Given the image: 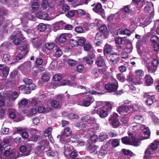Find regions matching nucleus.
Returning a JSON list of instances; mask_svg holds the SVG:
<instances>
[{"label":"nucleus","instance_id":"obj_1","mask_svg":"<svg viewBox=\"0 0 159 159\" xmlns=\"http://www.w3.org/2000/svg\"><path fill=\"white\" fill-rule=\"evenodd\" d=\"M129 137L126 136L122 138L123 143L128 145H132L135 146L139 145L140 139L136 138L133 134L131 133H128Z\"/></svg>","mask_w":159,"mask_h":159},{"label":"nucleus","instance_id":"obj_2","mask_svg":"<svg viewBox=\"0 0 159 159\" xmlns=\"http://www.w3.org/2000/svg\"><path fill=\"white\" fill-rule=\"evenodd\" d=\"M5 151L3 155H0V159H15V151L12 149V146L8 145L4 147Z\"/></svg>","mask_w":159,"mask_h":159},{"label":"nucleus","instance_id":"obj_3","mask_svg":"<svg viewBox=\"0 0 159 159\" xmlns=\"http://www.w3.org/2000/svg\"><path fill=\"white\" fill-rule=\"evenodd\" d=\"M118 117L117 114L114 113L109 118L110 124L113 128H117L120 125Z\"/></svg>","mask_w":159,"mask_h":159},{"label":"nucleus","instance_id":"obj_4","mask_svg":"<svg viewBox=\"0 0 159 159\" xmlns=\"http://www.w3.org/2000/svg\"><path fill=\"white\" fill-rule=\"evenodd\" d=\"M118 87L117 81L115 79L112 80L111 84L108 83L105 86V89L109 92L114 91L116 90Z\"/></svg>","mask_w":159,"mask_h":159},{"label":"nucleus","instance_id":"obj_5","mask_svg":"<svg viewBox=\"0 0 159 159\" xmlns=\"http://www.w3.org/2000/svg\"><path fill=\"white\" fill-rule=\"evenodd\" d=\"M136 106L137 105L135 104H134V105H131L129 107L125 106H121L117 108V110L120 114H122L123 113L128 112L130 108L136 110Z\"/></svg>","mask_w":159,"mask_h":159},{"label":"nucleus","instance_id":"obj_6","mask_svg":"<svg viewBox=\"0 0 159 159\" xmlns=\"http://www.w3.org/2000/svg\"><path fill=\"white\" fill-rule=\"evenodd\" d=\"M94 100L92 97L90 95H87L86 97V99L84 100L82 102H79L77 103L78 105L82 106L87 107L89 106Z\"/></svg>","mask_w":159,"mask_h":159},{"label":"nucleus","instance_id":"obj_7","mask_svg":"<svg viewBox=\"0 0 159 159\" xmlns=\"http://www.w3.org/2000/svg\"><path fill=\"white\" fill-rule=\"evenodd\" d=\"M32 149V145L27 144L21 146L20 147L19 150L21 152H25V155L28 156L30 154Z\"/></svg>","mask_w":159,"mask_h":159},{"label":"nucleus","instance_id":"obj_8","mask_svg":"<svg viewBox=\"0 0 159 159\" xmlns=\"http://www.w3.org/2000/svg\"><path fill=\"white\" fill-rule=\"evenodd\" d=\"M102 5L99 3H98L94 7L92 8V10L95 12L100 15L102 17L105 18V15L103 9L102 8Z\"/></svg>","mask_w":159,"mask_h":159},{"label":"nucleus","instance_id":"obj_9","mask_svg":"<svg viewBox=\"0 0 159 159\" xmlns=\"http://www.w3.org/2000/svg\"><path fill=\"white\" fill-rule=\"evenodd\" d=\"M96 112L99 116L102 118H105L108 115V113L107 110L104 108L100 107L97 109H95Z\"/></svg>","mask_w":159,"mask_h":159},{"label":"nucleus","instance_id":"obj_10","mask_svg":"<svg viewBox=\"0 0 159 159\" xmlns=\"http://www.w3.org/2000/svg\"><path fill=\"white\" fill-rule=\"evenodd\" d=\"M144 97L147 98L146 101L147 104L149 106L151 105L153 102V99L154 98V95L151 92L145 93Z\"/></svg>","mask_w":159,"mask_h":159},{"label":"nucleus","instance_id":"obj_11","mask_svg":"<svg viewBox=\"0 0 159 159\" xmlns=\"http://www.w3.org/2000/svg\"><path fill=\"white\" fill-rule=\"evenodd\" d=\"M36 17L38 18L46 20H50L53 19L54 17H50L47 13L45 12H43L42 11H39L37 12L36 14Z\"/></svg>","mask_w":159,"mask_h":159},{"label":"nucleus","instance_id":"obj_12","mask_svg":"<svg viewBox=\"0 0 159 159\" xmlns=\"http://www.w3.org/2000/svg\"><path fill=\"white\" fill-rule=\"evenodd\" d=\"M78 140V136L76 134H72L70 139L67 138V139H63L62 138L61 139V142L66 143L67 142L76 143Z\"/></svg>","mask_w":159,"mask_h":159},{"label":"nucleus","instance_id":"obj_13","mask_svg":"<svg viewBox=\"0 0 159 159\" xmlns=\"http://www.w3.org/2000/svg\"><path fill=\"white\" fill-rule=\"evenodd\" d=\"M71 134V131L68 127L64 129L63 132L62 133L61 136L60 137V141L61 142V139L62 138L63 139H67V138H66L65 137H67L70 135Z\"/></svg>","mask_w":159,"mask_h":159},{"label":"nucleus","instance_id":"obj_14","mask_svg":"<svg viewBox=\"0 0 159 159\" xmlns=\"http://www.w3.org/2000/svg\"><path fill=\"white\" fill-rule=\"evenodd\" d=\"M32 43L34 48H38L42 44V41L39 38H34L32 39Z\"/></svg>","mask_w":159,"mask_h":159},{"label":"nucleus","instance_id":"obj_15","mask_svg":"<svg viewBox=\"0 0 159 159\" xmlns=\"http://www.w3.org/2000/svg\"><path fill=\"white\" fill-rule=\"evenodd\" d=\"M95 63L99 67L104 66L105 69L104 70V72L106 73V69L107 68V67L105 66V62L102 58L100 57H98Z\"/></svg>","mask_w":159,"mask_h":159},{"label":"nucleus","instance_id":"obj_16","mask_svg":"<svg viewBox=\"0 0 159 159\" xmlns=\"http://www.w3.org/2000/svg\"><path fill=\"white\" fill-rule=\"evenodd\" d=\"M0 70L2 71L3 76L7 77L8 75L9 68L7 67L5 65H0Z\"/></svg>","mask_w":159,"mask_h":159},{"label":"nucleus","instance_id":"obj_17","mask_svg":"<svg viewBox=\"0 0 159 159\" xmlns=\"http://www.w3.org/2000/svg\"><path fill=\"white\" fill-rule=\"evenodd\" d=\"M36 17L32 15L28 14L27 16L21 18V22L23 24H27L28 23L27 20H35Z\"/></svg>","mask_w":159,"mask_h":159},{"label":"nucleus","instance_id":"obj_18","mask_svg":"<svg viewBox=\"0 0 159 159\" xmlns=\"http://www.w3.org/2000/svg\"><path fill=\"white\" fill-rule=\"evenodd\" d=\"M73 149V147L71 146L66 144L64 146V155L66 157L69 156L70 152Z\"/></svg>","mask_w":159,"mask_h":159},{"label":"nucleus","instance_id":"obj_19","mask_svg":"<svg viewBox=\"0 0 159 159\" xmlns=\"http://www.w3.org/2000/svg\"><path fill=\"white\" fill-rule=\"evenodd\" d=\"M95 58V55L94 54H93L91 56H88L84 57L83 60L85 61L87 64H91L93 62Z\"/></svg>","mask_w":159,"mask_h":159},{"label":"nucleus","instance_id":"obj_20","mask_svg":"<svg viewBox=\"0 0 159 159\" xmlns=\"http://www.w3.org/2000/svg\"><path fill=\"white\" fill-rule=\"evenodd\" d=\"M144 11L147 13L153 11V4L152 2H148L144 7Z\"/></svg>","mask_w":159,"mask_h":159},{"label":"nucleus","instance_id":"obj_21","mask_svg":"<svg viewBox=\"0 0 159 159\" xmlns=\"http://www.w3.org/2000/svg\"><path fill=\"white\" fill-rule=\"evenodd\" d=\"M64 24L62 21L56 23L53 25V30L55 31L62 28V25Z\"/></svg>","mask_w":159,"mask_h":159},{"label":"nucleus","instance_id":"obj_22","mask_svg":"<svg viewBox=\"0 0 159 159\" xmlns=\"http://www.w3.org/2000/svg\"><path fill=\"white\" fill-rule=\"evenodd\" d=\"M57 39L59 41L60 43H63L66 39V34H61L57 38Z\"/></svg>","mask_w":159,"mask_h":159},{"label":"nucleus","instance_id":"obj_23","mask_svg":"<svg viewBox=\"0 0 159 159\" xmlns=\"http://www.w3.org/2000/svg\"><path fill=\"white\" fill-rule=\"evenodd\" d=\"M134 122L137 124L142 123L143 120V118L141 116L136 115L134 117Z\"/></svg>","mask_w":159,"mask_h":159},{"label":"nucleus","instance_id":"obj_24","mask_svg":"<svg viewBox=\"0 0 159 159\" xmlns=\"http://www.w3.org/2000/svg\"><path fill=\"white\" fill-rule=\"evenodd\" d=\"M153 80L149 75H147L145 77V82L147 85H151L153 83Z\"/></svg>","mask_w":159,"mask_h":159},{"label":"nucleus","instance_id":"obj_25","mask_svg":"<svg viewBox=\"0 0 159 159\" xmlns=\"http://www.w3.org/2000/svg\"><path fill=\"white\" fill-rule=\"evenodd\" d=\"M143 132L144 135H146L147 136H145L143 139H140V141L143 139H148L150 136V132L149 129L148 127H146L143 129Z\"/></svg>","mask_w":159,"mask_h":159},{"label":"nucleus","instance_id":"obj_26","mask_svg":"<svg viewBox=\"0 0 159 159\" xmlns=\"http://www.w3.org/2000/svg\"><path fill=\"white\" fill-rule=\"evenodd\" d=\"M112 50V46L106 44L104 47V54H109V53L111 52Z\"/></svg>","mask_w":159,"mask_h":159},{"label":"nucleus","instance_id":"obj_27","mask_svg":"<svg viewBox=\"0 0 159 159\" xmlns=\"http://www.w3.org/2000/svg\"><path fill=\"white\" fill-rule=\"evenodd\" d=\"M125 48V49H126L127 51V52L129 53H131L132 51L133 46L132 43L130 41H129L126 45L125 46H124Z\"/></svg>","mask_w":159,"mask_h":159},{"label":"nucleus","instance_id":"obj_28","mask_svg":"<svg viewBox=\"0 0 159 159\" xmlns=\"http://www.w3.org/2000/svg\"><path fill=\"white\" fill-rule=\"evenodd\" d=\"M16 38H15L13 41V43L16 45H17L20 44L21 41H23L25 38L23 36L20 37V38L18 37L19 36Z\"/></svg>","mask_w":159,"mask_h":159},{"label":"nucleus","instance_id":"obj_29","mask_svg":"<svg viewBox=\"0 0 159 159\" xmlns=\"http://www.w3.org/2000/svg\"><path fill=\"white\" fill-rule=\"evenodd\" d=\"M98 148L97 146L94 145H91L88 148V151L90 153H93L94 154H96L97 151V148Z\"/></svg>","mask_w":159,"mask_h":159},{"label":"nucleus","instance_id":"obj_30","mask_svg":"<svg viewBox=\"0 0 159 159\" xmlns=\"http://www.w3.org/2000/svg\"><path fill=\"white\" fill-rule=\"evenodd\" d=\"M31 66V63L30 61H28L19 66L18 69L20 70H23L25 69L30 68Z\"/></svg>","mask_w":159,"mask_h":159},{"label":"nucleus","instance_id":"obj_31","mask_svg":"<svg viewBox=\"0 0 159 159\" xmlns=\"http://www.w3.org/2000/svg\"><path fill=\"white\" fill-rule=\"evenodd\" d=\"M153 153V151L150 148L148 149L145 152V156L144 159H147V158Z\"/></svg>","mask_w":159,"mask_h":159},{"label":"nucleus","instance_id":"obj_32","mask_svg":"<svg viewBox=\"0 0 159 159\" xmlns=\"http://www.w3.org/2000/svg\"><path fill=\"white\" fill-rule=\"evenodd\" d=\"M117 34L129 35L130 34V32L128 29H125V30L119 29L118 30Z\"/></svg>","mask_w":159,"mask_h":159},{"label":"nucleus","instance_id":"obj_33","mask_svg":"<svg viewBox=\"0 0 159 159\" xmlns=\"http://www.w3.org/2000/svg\"><path fill=\"white\" fill-rule=\"evenodd\" d=\"M47 99L46 95L44 94H42L39 95L37 99L38 102L42 103L44 102Z\"/></svg>","mask_w":159,"mask_h":159},{"label":"nucleus","instance_id":"obj_34","mask_svg":"<svg viewBox=\"0 0 159 159\" xmlns=\"http://www.w3.org/2000/svg\"><path fill=\"white\" fill-rule=\"evenodd\" d=\"M159 144V141L155 140L151 143L150 148L152 150H155L158 148V146Z\"/></svg>","mask_w":159,"mask_h":159},{"label":"nucleus","instance_id":"obj_35","mask_svg":"<svg viewBox=\"0 0 159 159\" xmlns=\"http://www.w3.org/2000/svg\"><path fill=\"white\" fill-rule=\"evenodd\" d=\"M135 73L136 76L139 78L143 77L144 75V72L142 70H135Z\"/></svg>","mask_w":159,"mask_h":159},{"label":"nucleus","instance_id":"obj_36","mask_svg":"<svg viewBox=\"0 0 159 159\" xmlns=\"http://www.w3.org/2000/svg\"><path fill=\"white\" fill-rule=\"evenodd\" d=\"M54 46L55 44L53 43L48 42L45 44V48L49 50L52 49Z\"/></svg>","mask_w":159,"mask_h":159},{"label":"nucleus","instance_id":"obj_37","mask_svg":"<svg viewBox=\"0 0 159 159\" xmlns=\"http://www.w3.org/2000/svg\"><path fill=\"white\" fill-rule=\"evenodd\" d=\"M147 67L149 73H154L156 69V68L152 65H147Z\"/></svg>","mask_w":159,"mask_h":159},{"label":"nucleus","instance_id":"obj_38","mask_svg":"<svg viewBox=\"0 0 159 159\" xmlns=\"http://www.w3.org/2000/svg\"><path fill=\"white\" fill-rule=\"evenodd\" d=\"M55 55L57 57H59L62 55V52L60 48L58 47L56 48L55 49Z\"/></svg>","mask_w":159,"mask_h":159},{"label":"nucleus","instance_id":"obj_39","mask_svg":"<svg viewBox=\"0 0 159 159\" xmlns=\"http://www.w3.org/2000/svg\"><path fill=\"white\" fill-rule=\"evenodd\" d=\"M107 137L108 136L106 134L102 133L99 135V139L100 141H102L107 139Z\"/></svg>","mask_w":159,"mask_h":159},{"label":"nucleus","instance_id":"obj_40","mask_svg":"<svg viewBox=\"0 0 159 159\" xmlns=\"http://www.w3.org/2000/svg\"><path fill=\"white\" fill-rule=\"evenodd\" d=\"M75 127L80 129H83L85 127L84 123L82 122H78L75 125Z\"/></svg>","mask_w":159,"mask_h":159},{"label":"nucleus","instance_id":"obj_41","mask_svg":"<svg viewBox=\"0 0 159 159\" xmlns=\"http://www.w3.org/2000/svg\"><path fill=\"white\" fill-rule=\"evenodd\" d=\"M28 85H29V86L28 87V88L29 89H27V92H25V93L26 94L30 93V90H34L35 89V88L36 87V86L34 84L32 83H30Z\"/></svg>","mask_w":159,"mask_h":159},{"label":"nucleus","instance_id":"obj_42","mask_svg":"<svg viewBox=\"0 0 159 159\" xmlns=\"http://www.w3.org/2000/svg\"><path fill=\"white\" fill-rule=\"evenodd\" d=\"M19 36L18 37L20 38V37L23 36L22 34L20 33V32L19 31H15L14 33V34L11 36V39H14L15 38H16Z\"/></svg>","mask_w":159,"mask_h":159},{"label":"nucleus","instance_id":"obj_43","mask_svg":"<svg viewBox=\"0 0 159 159\" xmlns=\"http://www.w3.org/2000/svg\"><path fill=\"white\" fill-rule=\"evenodd\" d=\"M52 106L55 108H57L60 107V104L59 102L55 100H53L51 102Z\"/></svg>","mask_w":159,"mask_h":159},{"label":"nucleus","instance_id":"obj_44","mask_svg":"<svg viewBox=\"0 0 159 159\" xmlns=\"http://www.w3.org/2000/svg\"><path fill=\"white\" fill-rule=\"evenodd\" d=\"M3 60L6 63H8L11 60V57L8 54H4L3 56Z\"/></svg>","mask_w":159,"mask_h":159},{"label":"nucleus","instance_id":"obj_45","mask_svg":"<svg viewBox=\"0 0 159 159\" xmlns=\"http://www.w3.org/2000/svg\"><path fill=\"white\" fill-rule=\"evenodd\" d=\"M46 28V25L43 23H40L38 26V30L40 31H43L45 30Z\"/></svg>","mask_w":159,"mask_h":159},{"label":"nucleus","instance_id":"obj_46","mask_svg":"<svg viewBox=\"0 0 159 159\" xmlns=\"http://www.w3.org/2000/svg\"><path fill=\"white\" fill-rule=\"evenodd\" d=\"M9 131V129L4 127L1 129L0 131V134L1 135L7 134Z\"/></svg>","mask_w":159,"mask_h":159},{"label":"nucleus","instance_id":"obj_47","mask_svg":"<svg viewBox=\"0 0 159 159\" xmlns=\"http://www.w3.org/2000/svg\"><path fill=\"white\" fill-rule=\"evenodd\" d=\"M68 64L69 66H75L76 64V61L72 59H69L67 61Z\"/></svg>","mask_w":159,"mask_h":159},{"label":"nucleus","instance_id":"obj_48","mask_svg":"<svg viewBox=\"0 0 159 159\" xmlns=\"http://www.w3.org/2000/svg\"><path fill=\"white\" fill-rule=\"evenodd\" d=\"M52 129L51 128L49 127L46 129L45 132V136L49 137L51 136Z\"/></svg>","mask_w":159,"mask_h":159},{"label":"nucleus","instance_id":"obj_49","mask_svg":"<svg viewBox=\"0 0 159 159\" xmlns=\"http://www.w3.org/2000/svg\"><path fill=\"white\" fill-rule=\"evenodd\" d=\"M69 42L70 46L72 47L78 46V43L76 40L73 39H71L70 40Z\"/></svg>","mask_w":159,"mask_h":159},{"label":"nucleus","instance_id":"obj_50","mask_svg":"<svg viewBox=\"0 0 159 159\" xmlns=\"http://www.w3.org/2000/svg\"><path fill=\"white\" fill-rule=\"evenodd\" d=\"M68 117L70 119H76L79 118V116L73 113H71L68 115Z\"/></svg>","mask_w":159,"mask_h":159},{"label":"nucleus","instance_id":"obj_51","mask_svg":"<svg viewBox=\"0 0 159 159\" xmlns=\"http://www.w3.org/2000/svg\"><path fill=\"white\" fill-rule=\"evenodd\" d=\"M75 31L79 33H84L85 32V30L81 26H77L75 28Z\"/></svg>","mask_w":159,"mask_h":159},{"label":"nucleus","instance_id":"obj_52","mask_svg":"<svg viewBox=\"0 0 159 159\" xmlns=\"http://www.w3.org/2000/svg\"><path fill=\"white\" fill-rule=\"evenodd\" d=\"M122 151L125 155H129L130 156H132L134 155V154L129 150L123 149Z\"/></svg>","mask_w":159,"mask_h":159},{"label":"nucleus","instance_id":"obj_53","mask_svg":"<svg viewBox=\"0 0 159 159\" xmlns=\"http://www.w3.org/2000/svg\"><path fill=\"white\" fill-rule=\"evenodd\" d=\"M119 144V140L116 139H113L112 140L111 145L114 147L118 146Z\"/></svg>","mask_w":159,"mask_h":159},{"label":"nucleus","instance_id":"obj_54","mask_svg":"<svg viewBox=\"0 0 159 159\" xmlns=\"http://www.w3.org/2000/svg\"><path fill=\"white\" fill-rule=\"evenodd\" d=\"M50 79L49 75L47 74H45L43 75L42 76V80L45 82L48 81Z\"/></svg>","mask_w":159,"mask_h":159},{"label":"nucleus","instance_id":"obj_55","mask_svg":"<svg viewBox=\"0 0 159 159\" xmlns=\"http://www.w3.org/2000/svg\"><path fill=\"white\" fill-rule=\"evenodd\" d=\"M40 5L37 2H34L31 5V7L34 10H38L39 7Z\"/></svg>","mask_w":159,"mask_h":159},{"label":"nucleus","instance_id":"obj_56","mask_svg":"<svg viewBox=\"0 0 159 159\" xmlns=\"http://www.w3.org/2000/svg\"><path fill=\"white\" fill-rule=\"evenodd\" d=\"M117 79L122 82H123L125 80V78L123 75L120 73L117 74L116 75Z\"/></svg>","mask_w":159,"mask_h":159},{"label":"nucleus","instance_id":"obj_57","mask_svg":"<svg viewBox=\"0 0 159 159\" xmlns=\"http://www.w3.org/2000/svg\"><path fill=\"white\" fill-rule=\"evenodd\" d=\"M128 52L123 51L119 53V54L120 55L122 58L123 59H127L128 58Z\"/></svg>","mask_w":159,"mask_h":159},{"label":"nucleus","instance_id":"obj_58","mask_svg":"<svg viewBox=\"0 0 159 159\" xmlns=\"http://www.w3.org/2000/svg\"><path fill=\"white\" fill-rule=\"evenodd\" d=\"M84 48L85 50L89 51L92 49V46L89 43H86L84 46Z\"/></svg>","mask_w":159,"mask_h":159},{"label":"nucleus","instance_id":"obj_59","mask_svg":"<svg viewBox=\"0 0 159 159\" xmlns=\"http://www.w3.org/2000/svg\"><path fill=\"white\" fill-rule=\"evenodd\" d=\"M105 105L107 107V108L109 110H111L113 106V103L111 102H105Z\"/></svg>","mask_w":159,"mask_h":159},{"label":"nucleus","instance_id":"obj_60","mask_svg":"<svg viewBox=\"0 0 159 159\" xmlns=\"http://www.w3.org/2000/svg\"><path fill=\"white\" fill-rule=\"evenodd\" d=\"M85 39L84 37H81L78 40H77L78 45H81L84 44L85 43Z\"/></svg>","mask_w":159,"mask_h":159},{"label":"nucleus","instance_id":"obj_61","mask_svg":"<svg viewBox=\"0 0 159 159\" xmlns=\"http://www.w3.org/2000/svg\"><path fill=\"white\" fill-rule=\"evenodd\" d=\"M29 101L30 102L32 105L33 106H35L39 104V102L38 100L34 99H30Z\"/></svg>","mask_w":159,"mask_h":159},{"label":"nucleus","instance_id":"obj_62","mask_svg":"<svg viewBox=\"0 0 159 159\" xmlns=\"http://www.w3.org/2000/svg\"><path fill=\"white\" fill-rule=\"evenodd\" d=\"M18 96V94L17 92H14L11 93V99L12 100L16 99Z\"/></svg>","mask_w":159,"mask_h":159},{"label":"nucleus","instance_id":"obj_63","mask_svg":"<svg viewBox=\"0 0 159 159\" xmlns=\"http://www.w3.org/2000/svg\"><path fill=\"white\" fill-rule=\"evenodd\" d=\"M61 79V76L59 75H55L53 78V80L54 81H59Z\"/></svg>","mask_w":159,"mask_h":159},{"label":"nucleus","instance_id":"obj_64","mask_svg":"<svg viewBox=\"0 0 159 159\" xmlns=\"http://www.w3.org/2000/svg\"><path fill=\"white\" fill-rule=\"evenodd\" d=\"M84 67L82 65H79L76 67V70L78 72H81L83 71Z\"/></svg>","mask_w":159,"mask_h":159}]
</instances>
